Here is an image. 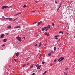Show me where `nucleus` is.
<instances>
[{
    "label": "nucleus",
    "mask_w": 75,
    "mask_h": 75,
    "mask_svg": "<svg viewBox=\"0 0 75 75\" xmlns=\"http://www.w3.org/2000/svg\"><path fill=\"white\" fill-rule=\"evenodd\" d=\"M64 59V57H61L58 59V61L61 62V61H62Z\"/></svg>",
    "instance_id": "obj_1"
},
{
    "label": "nucleus",
    "mask_w": 75,
    "mask_h": 75,
    "mask_svg": "<svg viewBox=\"0 0 75 75\" xmlns=\"http://www.w3.org/2000/svg\"><path fill=\"white\" fill-rule=\"evenodd\" d=\"M16 39H17L18 41H19L20 42H21V37H16Z\"/></svg>",
    "instance_id": "obj_2"
},
{
    "label": "nucleus",
    "mask_w": 75,
    "mask_h": 75,
    "mask_svg": "<svg viewBox=\"0 0 75 75\" xmlns=\"http://www.w3.org/2000/svg\"><path fill=\"white\" fill-rule=\"evenodd\" d=\"M8 6H4L2 7V9H4V8H8Z\"/></svg>",
    "instance_id": "obj_3"
},
{
    "label": "nucleus",
    "mask_w": 75,
    "mask_h": 75,
    "mask_svg": "<svg viewBox=\"0 0 75 75\" xmlns=\"http://www.w3.org/2000/svg\"><path fill=\"white\" fill-rule=\"evenodd\" d=\"M47 28V27H45L44 28H42V31H45L46 29Z\"/></svg>",
    "instance_id": "obj_4"
},
{
    "label": "nucleus",
    "mask_w": 75,
    "mask_h": 75,
    "mask_svg": "<svg viewBox=\"0 0 75 75\" xmlns=\"http://www.w3.org/2000/svg\"><path fill=\"white\" fill-rule=\"evenodd\" d=\"M4 37V34H2L0 35V38H3V37Z\"/></svg>",
    "instance_id": "obj_5"
},
{
    "label": "nucleus",
    "mask_w": 75,
    "mask_h": 75,
    "mask_svg": "<svg viewBox=\"0 0 75 75\" xmlns=\"http://www.w3.org/2000/svg\"><path fill=\"white\" fill-rule=\"evenodd\" d=\"M44 34H45V35H47V37H48V36H49V34H48L47 33V32H45L44 33Z\"/></svg>",
    "instance_id": "obj_6"
},
{
    "label": "nucleus",
    "mask_w": 75,
    "mask_h": 75,
    "mask_svg": "<svg viewBox=\"0 0 75 75\" xmlns=\"http://www.w3.org/2000/svg\"><path fill=\"white\" fill-rule=\"evenodd\" d=\"M21 14V12H19L17 14H16L14 16H17V15H18V14Z\"/></svg>",
    "instance_id": "obj_7"
},
{
    "label": "nucleus",
    "mask_w": 75,
    "mask_h": 75,
    "mask_svg": "<svg viewBox=\"0 0 75 75\" xmlns=\"http://www.w3.org/2000/svg\"><path fill=\"white\" fill-rule=\"evenodd\" d=\"M11 25H9L8 26H7V28L8 29H10V28H11Z\"/></svg>",
    "instance_id": "obj_8"
},
{
    "label": "nucleus",
    "mask_w": 75,
    "mask_h": 75,
    "mask_svg": "<svg viewBox=\"0 0 75 75\" xmlns=\"http://www.w3.org/2000/svg\"><path fill=\"white\" fill-rule=\"evenodd\" d=\"M41 65L39 66H38L37 68L38 69H40L41 68Z\"/></svg>",
    "instance_id": "obj_9"
},
{
    "label": "nucleus",
    "mask_w": 75,
    "mask_h": 75,
    "mask_svg": "<svg viewBox=\"0 0 75 75\" xmlns=\"http://www.w3.org/2000/svg\"><path fill=\"white\" fill-rule=\"evenodd\" d=\"M59 34H64V32L62 31H60L59 32Z\"/></svg>",
    "instance_id": "obj_10"
},
{
    "label": "nucleus",
    "mask_w": 75,
    "mask_h": 75,
    "mask_svg": "<svg viewBox=\"0 0 75 75\" xmlns=\"http://www.w3.org/2000/svg\"><path fill=\"white\" fill-rule=\"evenodd\" d=\"M20 28V26H18L17 27H16L14 28Z\"/></svg>",
    "instance_id": "obj_11"
},
{
    "label": "nucleus",
    "mask_w": 75,
    "mask_h": 75,
    "mask_svg": "<svg viewBox=\"0 0 75 75\" xmlns=\"http://www.w3.org/2000/svg\"><path fill=\"white\" fill-rule=\"evenodd\" d=\"M16 57H18L19 56V53H16Z\"/></svg>",
    "instance_id": "obj_12"
},
{
    "label": "nucleus",
    "mask_w": 75,
    "mask_h": 75,
    "mask_svg": "<svg viewBox=\"0 0 75 75\" xmlns=\"http://www.w3.org/2000/svg\"><path fill=\"white\" fill-rule=\"evenodd\" d=\"M7 39H5L3 40V42H6V41H7Z\"/></svg>",
    "instance_id": "obj_13"
},
{
    "label": "nucleus",
    "mask_w": 75,
    "mask_h": 75,
    "mask_svg": "<svg viewBox=\"0 0 75 75\" xmlns=\"http://www.w3.org/2000/svg\"><path fill=\"white\" fill-rule=\"evenodd\" d=\"M48 55L49 56H51V52L49 53L48 54Z\"/></svg>",
    "instance_id": "obj_14"
},
{
    "label": "nucleus",
    "mask_w": 75,
    "mask_h": 75,
    "mask_svg": "<svg viewBox=\"0 0 75 75\" xmlns=\"http://www.w3.org/2000/svg\"><path fill=\"white\" fill-rule=\"evenodd\" d=\"M50 27H51V25H48L47 26V28H48V29H49V28H50Z\"/></svg>",
    "instance_id": "obj_15"
},
{
    "label": "nucleus",
    "mask_w": 75,
    "mask_h": 75,
    "mask_svg": "<svg viewBox=\"0 0 75 75\" xmlns=\"http://www.w3.org/2000/svg\"><path fill=\"white\" fill-rule=\"evenodd\" d=\"M40 46H41V43H40L39 45V46H38V47H40Z\"/></svg>",
    "instance_id": "obj_16"
},
{
    "label": "nucleus",
    "mask_w": 75,
    "mask_h": 75,
    "mask_svg": "<svg viewBox=\"0 0 75 75\" xmlns=\"http://www.w3.org/2000/svg\"><path fill=\"white\" fill-rule=\"evenodd\" d=\"M55 39H56V40L58 39V38H57L58 36H55Z\"/></svg>",
    "instance_id": "obj_17"
},
{
    "label": "nucleus",
    "mask_w": 75,
    "mask_h": 75,
    "mask_svg": "<svg viewBox=\"0 0 75 75\" xmlns=\"http://www.w3.org/2000/svg\"><path fill=\"white\" fill-rule=\"evenodd\" d=\"M54 52H55V51H56V47H54Z\"/></svg>",
    "instance_id": "obj_18"
},
{
    "label": "nucleus",
    "mask_w": 75,
    "mask_h": 75,
    "mask_svg": "<svg viewBox=\"0 0 75 75\" xmlns=\"http://www.w3.org/2000/svg\"><path fill=\"white\" fill-rule=\"evenodd\" d=\"M46 73H47V71H45L43 74V75H44Z\"/></svg>",
    "instance_id": "obj_19"
},
{
    "label": "nucleus",
    "mask_w": 75,
    "mask_h": 75,
    "mask_svg": "<svg viewBox=\"0 0 75 75\" xmlns=\"http://www.w3.org/2000/svg\"><path fill=\"white\" fill-rule=\"evenodd\" d=\"M34 67V64L32 65L31 67H30V68H33Z\"/></svg>",
    "instance_id": "obj_20"
},
{
    "label": "nucleus",
    "mask_w": 75,
    "mask_h": 75,
    "mask_svg": "<svg viewBox=\"0 0 75 75\" xmlns=\"http://www.w3.org/2000/svg\"><path fill=\"white\" fill-rule=\"evenodd\" d=\"M40 23V22L39 23L38 22V25H37L38 26H39Z\"/></svg>",
    "instance_id": "obj_21"
},
{
    "label": "nucleus",
    "mask_w": 75,
    "mask_h": 75,
    "mask_svg": "<svg viewBox=\"0 0 75 75\" xmlns=\"http://www.w3.org/2000/svg\"><path fill=\"white\" fill-rule=\"evenodd\" d=\"M39 67V64H38L36 65V67Z\"/></svg>",
    "instance_id": "obj_22"
},
{
    "label": "nucleus",
    "mask_w": 75,
    "mask_h": 75,
    "mask_svg": "<svg viewBox=\"0 0 75 75\" xmlns=\"http://www.w3.org/2000/svg\"><path fill=\"white\" fill-rule=\"evenodd\" d=\"M68 69H69L67 67V68H66L65 69V70H68Z\"/></svg>",
    "instance_id": "obj_23"
},
{
    "label": "nucleus",
    "mask_w": 75,
    "mask_h": 75,
    "mask_svg": "<svg viewBox=\"0 0 75 75\" xmlns=\"http://www.w3.org/2000/svg\"><path fill=\"white\" fill-rule=\"evenodd\" d=\"M27 7V6L25 5H24L23 6V7Z\"/></svg>",
    "instance_id": "obj_24"
},
{
    "label": "nucleus",
    "mask_w": 75,
    "mask_h": 75,
    "mask_svg": "<svg viewBox=\"0 0 75 75\" xmlns=\"http://www.w3.org/2000/svg\"><path fill=\"white\" fill-rule=\"evenodd\" d=\"M39 34H37L36 35V36L37 37H38V36H39Z\"/></svg>",
    "instance_id": "obj_25"
},
{
    "label": "nucleus",
    "mask_w": 75,
    "mask_h": 75,
    "mask_svg": "<svg viewBox=\"0 0 75 75\" xmlns=\"http://www.w3.org/2000/svg\"><path fill=\"white\" fill-rule=\"evenodd\" d=\"M61 6H59V7L58 8V10H59V8H61Z\"/></svg>",
    "instance_id": "obj_26"
},
{
    "label": "nucleus",
    "mask_w": 75,
    "mask_h": 75,
    "mask_svg": "<svg viewBox=\"0 0 75 75\" xmlns=\"http://www.w3.org/2000/svg\"><path fill=\"white\" fill-rule=\"evenodd\" d=\"M35 73H34L32 74V75H35Z\"/></svg>",
    "instance_id": "obj_27"
},
{
    "label": "nucleus",
    "mask_w": 75,
    "mask_h": 75,
    "mask_svg": "<svg viewBox=\"0 0 75 75\" xmlns=\"http://www.w3.org/2000/svg\"><path fill=\"white\" fill-rule=\"evenodd\" d=\"M4 46H5V44H4L2 45V47H4Z\"/></svg>",
    "instance_id": "obj_28"
},
{
    "label": "nucleus",
    "mask_w": 75,
    "mask_h": 75,
    "mask_svg": "<svg viewBox=\"0 0 75 75\" xmlns=\"http://www.w3.org/2000/svg\"><path fill=\"white\" fill-rule=\"evenodd\" d=\"M42 56V54H40V58H41V57Z\"/></svg>",
    "instance_id": "obj_29"
},
{
    "label": "nucleus",
    "mask_w": 75,
    "mask_h": 75,
    "mask_svg": "<svg viewBox=\"0 0 75 75\" xmlns=\"http://www.w3.org/2000/svg\"><path fill=\"white\" fill-rule=\"evenodd\" d=\"M14 61H15V62H17V59H14Z\"/></svg>",
    "instance_id": "obj_30"
},
{
    "label": "nucleus",
    "mask_w": 75,
    "mask_h": 75,
    "mask_svg": "<svg viewBox=\"0 0 75 75\" xmlns=\"http://www.w3.org/2000/svg\"><path fill=\"white\" fill-rule=\"evenodd\" d=\"M48 29H46V30H45V31H48Z\"/></svg>",
    "instance_id": "obj_31"
},
{
    "label": "nucleus",
    "mask_w": 75,
    "mask_h": 75,
    "mask_svg": "<svg viewBox=\"0 0 75 75\" xmlns=\"http://www.w3.org/2000/svg\"><path fill=\"white\" fill-rule=\"evenodd\" d=\"M37 44H36L35 45V47H37Z\"/></svg>",
    "instance_id": "obj_32"
},
{
    "label": "nucleus",
    "mask_w": 75,
    "mask_h": 75,
    "mask_svg": "<svg viewBox=\"0 0 75 75\" xmlns=\"http://www.w3.org/2000/svg\"><path fill=\"white\" fill-rule=\"evenodd\" d=\"M51 53L52 54H53V53H54V51H52Z\"/></svg>",
    "instance_id": "obj_33"
},
{
    "label": "nucleus",
    "mask_w": 75,
    "mask_h": 75,
    "mask_svg": "<svg viewBox=\"0 0 75 75\" xmlns=\"http://www.w3.org/2000/svg\"><path fill=\"white\" fill-rule=\"evenodd\" d=\"M35 23H37V22H34L33 23V24H35Z\"/></svg>",
    "instance_id": "obj_34"
},
{
    "label": "nucleus",
    "mask_w": 75,
    "mask_h": 75,
    "mask_svg": "<svg viewBox=\"0 0 75 75\" xmlns=\"http://www.w3.org/2000/svg\"><path fill=\"white\" fill-rule=\"evenodd\" d=\"M25 65H26V64H24L23 67H25Z\"/></svg>",
    "instance_id": "obj_35"
},
{
    "label": "nucleus",
    "mask_w": 75,
    "mask_h": 75,
    "mask_svg": "<svg viewBox=\"0 0 75 75\" xmlns=\"http://www.w3.org/2000/svg\"><path fill=\"white\" fill-rule=\"evenodd\" d=\"M9 19L10 20H12V18H9Z\"/></svg>",
    "instance_id": "obj_36"
},
{
    "label": "nucleus",
    "mask_w": 75,
    "mask_h": 75,
    "mask_svg": "<svg viewBox=\"0 0 75 75\" xmlns=\"http://www.w3.org/2000/svg\"><path fill=\"white\" fill-rule=\"evenodd\" d=\"M52 26H53V27H54V23H52Z\"/></svg>",
    "instance_id": "obj_37"
},
{
    "label": "nucleus",
    "mask_w": 75,
    "mask_h": 75,
    "mask_svg": "<svg viewBox=\"0 0 75 75\" xmlns=\"http://www.w3.org/2000/svg\"><path fill=\"white\" fill-rule=\"evenodd\" d=\"M66 34H67V35H69V34L67 33H66Z\"/></svg>",
    "instance_id": "obj_38"
},
{
    "label": "nucleus",
    "mask_w": 75,
    "mask_h": 75,
    "mask_svg": "<svg viewBox=\"0 0 75 75\" xmlns=\"http://www.w3.org/2000/svg\"><path fill=\"white\" fill-rule=\"evenodd\" d=\"M4 19H6V20H8L9 19V18H5Z\"/></svg>",
    "instance_id": "obj_39"
},
{
    "label": "nucleus",
    "mask_w": 75,
    "mask_h": 75,
    "mask_svg": "<svg viewBox=\"0 0 75 75\" xmlns=\"http://www.w3.org/2000/svg\"><path fill=\"white\" fill-rule=\"evenodd\" d=\"M42 64H45V62H43L42 63Z\"/></svg>",
    "instance_id": "obj_40"
},
{
    "label": "nucleus",
    "mask_w": 75,
    "mask_h": 75,
    "mask_svg": "<svg viewBox=\"0 0 75 75\" xmlns=\"http://www.w3.org/2000/svg\"><path fill=\"white\" fill-rule=\"evenodd\" d=\"M38 1H35V3H38Z\"/></svg>",
    "instance_id": "obj_41"
},
{
    "label": "nucleus",
    "mask_w": 75,
    "mask_h": 75,
    "mask_svg": "<svg viewBox=\"0 0 75 75\" xmlns=\"http://www.w3.org/2000/svg\"><path fill=\"white\" fill-rule=\"evenodd\" d=\"M42 22V21H40V24H41Z\"/></svg>",
    "instance_id": "obj_42"
},
{
    "label": "nucleus",
    "mask_w": 75,
    "mask_h": 75,
    "mask_svg": "<svg viewBox=\"0 0 75 75\" xmlns=\"http://www.w3.org/2000/svg\"><path fill=\"white\" fill-rule=\"evenodd\" d=\"M6 34V35H8V34H9L8 33H7Z\"/></svg>",
    "instance_id": "obj_43"
},
{
    "label": "nucleus",
    "mask_w": 75,
    "mask_h": 75,
    "mask_svg": "<svg viewBox=\"0 0 75 75\" xmlns=\"http://www.w3.org/2000/svg\"><path fill=\"white\" fill-rule=\"evenodd\" d=\"M35 11H32L31 12H35Z\"/></svg>",
    "instance_id": "obj_44"
},
{
    "label": "nucleus",
    "mask_w": 75,
    "mask_h": 75,
    "mask_svg": "<svg viewBox=\"0 0 75 75\" xmlns=\"http://www.w3.org/2000/svg\"><path fill=\"white\" fill-rule=\"evenodd\" d=\"M17 18H17L16 19H14V20H13V21H14V20H17Z\"/></svg>",
    "instance_id": "obj_45"
},
{
    "label": "nucleus",
    "mask_w": 75,
    "mask_h": 75,
    "mask_svg": "<svg viewBox=\"0 0 75 75\" xmlns=\"http://www.w3.org/2000/svg\"><path fill=\"white\" fill-rule=\"evenodd\" d=\"M65 75H67V73H65L64 74Z\"/></svg>",
    "instance_id": "obj_46"
},
{
    "label": "nucleus",
    "mask_w": 75,
    "mask_h": 75,
    "mask_svg": "<svg viewBox=\"0 0 75 75\" xmlns=\"http://www.w3.org/2000/svg\"><path fill=\"white\" fill-rule=\"evenodd\" d=\"M60 6H61V3L60 4V5H59Z\"/></svg>",
    "instance_id": "obj_47"
},
{
    "label": "nucleus",
    "mask_w": 75,
    "mask_h": 75,
    "mask_svg": "<svg viewBox=\"0 0 75 75\" xmlns=\"http://www.w3.org/2000/svg\"><path fill=\"white\" fill-rule=\"evenodd\" d=\"M55 3H57V1H55Z\"/></svg>",
    "instance_id": "obj_48"
},
{
    "label": "nucleus",
    "mask_w": 75,
    "mask_h": 75,
    "mask_svg": "<svg viewBox=\"0 0 75 75\" xmlns=\"http://www.w3.org/2000/svg\"><path fill=\"white\" fill-rule=\"evenodd\" d=\"M56 61H57V60L56 59H55V60H54V62H56Z\"/></svg>",
    "instance_id": "obj_49"
},
{
    "label": "nucleus",
    "mask_w": 75,
    "mask_h": 75,
    "mask_svg": "<svg viewBox=\"0 0 75 75\" xmlns=\"http://www.w3.org/2000/svg\"><path fill=\"white\" fill-rule=\"evenodd\" d=\"M27 65H29V63H28L27 64Z\"/></svg>",
    "instance_id": "obj_50"
},
{
    "label": "nucleus",
    "mask_w": 75,
    "mask_h": 75,
    "mask_svg": "<svg viewBox=\"0 0 75 75\" xmlns=\"http://www.w3.org/2000/svg\"><path fill=\"white\" fill-rule=\"evenodd\" d=\"M11 67V65H10L9 66V67Z\"/></svg>",
    "instance_id": "obj_51"
},
{
    "label": "nucleus",
    "mask_w": 75,
    "mask_h": 75,
    "mask_svg": "<svg viewBox=\"0 0 75 75\" xmlns=\"http://www.w3.org/2000/svg\"><path fill=\"white\" fill-rule=\"evenodd\" d=\"M39 58L40 59V57Z\"/></svg>",
    "instance_id": "obj_52"
},
{
    "label": "nucleus",
    "mask_w": 75,
    "mask_h": 75,
    "mask_svg": "<svg viewBox=\"0 0 75 75\" xmlns=\"http://www.w3.org/2000/svg\"><path fill=\"white\" fill-rule=\"evenodd\" d=\"M24 38V39H25V38Z\"/></svg>",
    "instance_id": "obj_53"
},
{
    "label": "nucleus",
    "mask_w": 75,
    "mask_h": 75,
    "mask_svg": "<svg viewBox=\"0 0 75 75\" xmlns=\"http://www.w3.org/2000/svg\"><path fill=\"white\" fill-rule=\"evenodd\" d=\"M64 74H65V72H64Z\"/></svg>",
    "instance_id": "obj_54"
},
{
    "label": "nucleus",
    "mask_w": 75,
    "mask_h": 75,
    "mask_svg": "<svg viewBox=\"0 0 75 75\" xmlns=\"http://www.w3.org/2000/svg\"><path fill=\"white\" fill-rule=\"evenodd\" d=\"M26 60H27V59H26Z\"/></svg>",
    "instance_id": "obj_55"
}]
</instances>
